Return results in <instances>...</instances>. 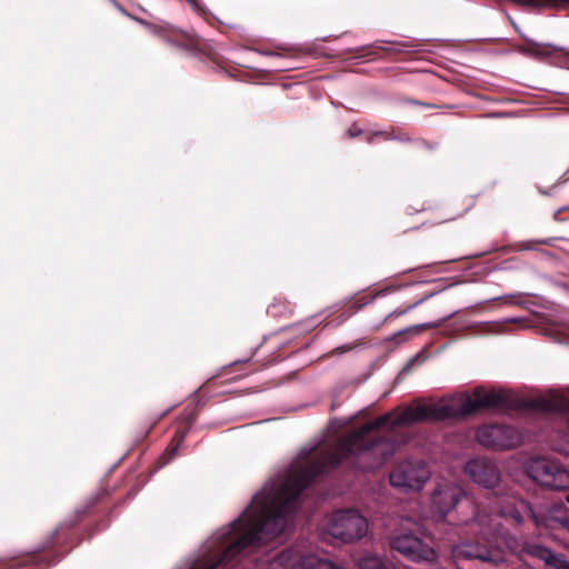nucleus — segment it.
<instances>
[{
    "label": "nucleus",
    "mask_w": 569,
    "mask_h": 569,
    "mask_svg": "<svg viewBox=\"0 0 569 569\" xmlns=\"http://www.w3.org/2000/svg\"><path fill=\"white\" fill-rule=\"evenodd\" d=\"M449 419H457L453 397L436 405L407 407L393 419L383 415L352 430L335 448L310 460L299 473L256 493L242 513L216 537L213 556L198 569H237L247 555L283 532L301 493L321 477L342 465L375 471L406 442L399 427Z\"/></svg>",
    "instance_id": "1"
},
{
    "label": "nucleus",
    "mask_w": 569,
    "mask_h": 569,
    "mask_svg": "<svg viewBox=\"0 0 569 569\" xmlns=\"http://www.w3.org/2000/svg\"><path fill=\"white\" fill-rule=\"evenodd\" d=\"M498 503L489 513L477 509L472 519H461L460 522L469 527V531L477 536L476 541H463L452 548V558L458 563L462 560H479L496 563L502 559L500 551L495 547L499 532L501 517Z\"/></svg>",
    "instance_id": "2"
},
{
    "label": "nucleus",
    "mask_w": 569,
    "mask_h": 569,
    "mask_svg": "<svg viewBox=\"0 0 569 569\" xmlns=\"http://www.w3.org/2000/svg\"><path fill=\"white\" fill-rule=\"evenodd\" d=\"M501 518L510 519L520 526L530 519L538 529H566L569 531V510L562 501L547 509H535L528 501L507 502L499 508Z\"/></svg>",
    "instance_id": "3"
},
{
    "label": "nucleus",
    "mask_w": 569,
    "mask_h": 569,
    "mask_svg": "<svg viewBox=\"0 0 569 569\" xmlns=\"http://www.w3.org/2000/svg\"><path fill=\"white\" fill-rule=\"evenodd\" d=\"M392 551L412 562L431 563L437 553L426 527L419 522H403L389 538Z\"/></svg>",
    "instance_id": "4"
},
{
    "label": "nucleus",
    "mask_w": 569,
    "mask_h": 569,
    "mask_svg": "<svg viewBox=\"0 0 569 569\" xmlns=\"http://www.w3.org/2000/svg\"><path fill=\"white\" fill-rule=\"evenodd\" d=\"M325 530L333 539L350 543L367 535L368 521L355 509L337 510L328 518Z\"/></svg>",
    "instance_id": "5"
},
{
    "label": "nucleus",
    "mask_w": 569,
    "mask_h": 569,
    "mask_svg": "<svg viewBox=\"0 0 569 569\" xmlns=\"http://www.w3.org/2000/svg\"><path fill=\"white\" fill-rule=\"evenodd\" d=\"M430 477V470L423 460L405 459L395 465L390 475V485L403 492L419 491Z\"/></svg>",
    "instance_id": "6"
},
{
    "label": "nucleus",
    "mask_w": 569,
    "mask_h": 569,
    "mask_svg": "<svg viewBox=\"0 0 569 569\" xmlns=\"http://www.w3.org/2000/svg\"><path fill=\"white\" fill-rule=\"evenodd\" d=\"M528 475L535 482L552 490L569 488V472L556 460L533 459L528 466Z\"/></svg>",
    "instance_id": "7"
},
{
    "label": "nucleus",
    "mask_w": 569,
    "mask_h": 569,
    "mask_svg": "<svg viewBox=\"0 0 569 569\" xmlns=\"http://www.w3.org/2000/svg\"><path fill=\"white\" fill-rule=\"evenodd\" d=\"M476 438L483 447L495 450L512 449L521 442V435L515 427L500 423L478 428Z\"/></svg>",
    "instance_id": "8"
},
{
    "label": "nucleus",
    "mask_w": 569,
    "mask_h": 569,
    "mask_svg": "<svg viewBox=\"0 0 569 569\" xmlns=\"http://www.w3.org/2000/svg\"><path fill=\"white\" fill-rule=\"evenodd\" d=\"M461 499L467 502L468 507L472 508L473 512L479 509L478 507H475L469 499H467L465 491L460 486L451 482L438 483L431 493V508L439 518H445L458 506Z\"/></svg>",
    "instance_id": "9"
},
{
    "label": "nucleus",
    "mask_w": 569,
    "mask_h": 569,
    "mask_svg": "<svg viewBox=\"0 0 569 569\" xmlns=\"http://www.w3.org/2000/svg\"><path fill=\"white\" fill-rule=\"evenodd\" d=\"M153 32L162 38L168 43L184 49L187 51H200L202 52L209 60L216 63L218 67L222 68L221 59L213 53L210 49L204 50L201 44L199 38L193 34L187 33L182 30H179L173 27H163V26H154L152 28Z\"/></svg>",
    "instance_id": "10"
},
{
    "label": "nucleus",
    "mask_w": 569,
    "mask_h": 569,
    "mask_svg": "<svg viewBox=\"0 0 569 569\" xmlns=\"http://www.w3.org/2000/svg\"><path fill=\"white\" fill-rule=\"evenodd\" d=\"M466 475L479 486L493 488L500 481V471L489 458H475L465 466Z\"/></svg>",
    "instance_id": "11"
},
{
    "label": "nucleus",
    "mask_w": 569,
    "mask_h": 569,
    "mask_svg": "<svg viewBox=\"0 0 569 569\" xmlns=\"http://www.w3.org/2000/svg\"><path fill=\"white\" fill-rule=\"evenodd\" d=\"M277 561L286 569H339L332 561L316 556L302 557L291 549L283 550Z\"/></svg>",
    "instance_id": "12"
},
{
    "label": "nucleus",
    "mask_w": 569,
    "mask_h": 569,
    "mask_svg": "<svg viewBox=\"0 0 569 569\" xmlns=\"http://www.w3.org/2000/svg\"><path fill=\"white\" fill-rule=\"evenodd\" d=\"M527 558L541 560L550 569H569V561L565 556L555 553L540 543L528 541L525 551V559Z\"/></svg>",
    "instance_id": "13"
},
{
    "label": "nucleus",
    "mask_w": 569,
    "mask_h": 569,
    "mask_svg": "<svg viewBox=\"0 0 569 569\" xmlns=\"http://www.w3.org/2000/svg\"><path fill=\"white\" fill-rule=\"evenodd\" d=\"M357 565L359 569H399L383 556L372 552L361 555L357 560Z\"/></svg>",
    "instance_id": "14"
},
{
    "label": "nucleus",
    "mask_w": 569,
    "mask_h": 569,
    "mask_svg": "<svg viewBox=\"0 0 569 569\" xmlns=\"http://www.w3.org/2000/svg\"><path fill=\"white\" fill-rule=\"evenodd\" d=\"M199 409L198 403L193 406H187L179 418V427L177 429V437H179V442H183L191 427L196 422L198 418Z\"/></svg>",
    "instance_id": "15"
},
{
    "label": "nucleus",
    "mask_w": 569,
    "mask_h": 569,
    "mask_svg": "<svg viewBox=\"0 0 569 569\" xmlns=\"http://www.w3.org/2000/svg\"><path fill=\"white\" fill-rule=\"evenodd\" d=\"M440 326V322H431V323H421L408 327L403 330L398 331L393 335L391 338L392 340H396L398 343L407 341L412 335L420 333L423 330L431 329V328H438Z\"/></svg>",
    "instance_id": "16"
},
{
    "label": "nucleus",
    "mask_w": 569,
    "mask_h": 569,
    "mask_svg": "<svg viewBox=\"0 0 569 569\" xmlns=\"http://www.w3.org/2000/svg\"><path fill=\"white\" fill-rule=\"evenodd\" d=\"M506 547L508 550L519 557L520 559L525 560V551L527 548V540H523L516 536H508L505 539Z\"/></svg>",
    "instance_id": "17"
},
{
    "label": "nucleus",
    "mask_w": 569,
    "mask_h": 569,
    "mask_svg": "<svg viewBox=\"0 0 569 569\" xmlns=\"http://www.w3.org/2000/svg\"><path fill=\"white\" fill-rule=\"evenodd\" d=\"M435 295H436V291H432V292H429V293H425L421 298H419L415 302L408 305L406 308L397 309V310L392 311L391 313H389L387 319H390L392 317L397 318V317H400V316L407 313L408 311L412 310L413 308H416L420 303L425 302L426 300H428L429 298H431Z\"/></svg>",
    "instance_id": "18"
},
{
    "label": "nucleus",
    "mask_w": 569,
    "mask_h": 569,
    "mask_svg": "<svg viewBox=\"0 0 569 569\" xmlns=\"http://www.w3.org/2000/svg\"><path fill=\"white\" fill-rule=\"evenodd\" d=\"M181 443L182 442H179V437H177L176 432L171 443L168 446L166 452L160 458L162 465H167L170 460L174 458L176 452Z\"/></svg>",
    "instance_id": "19"
},
{
    "label": "nucleus",
    "mask_w": 569,
    "mask_h": 569,
    "mask_svg": "<svg viewBox=\"0 0 569 569\" xmlns=\"http://www.w3.org/2000/svg\"><path fill=\"white\" fill-rule=\"evenodd\" d=\"M373 299H375V296H362V297H359V298H357L355 301H352L350 303V306L347 309V312L349 315L356 313L357 311L362 309L365 306H367L370 302H372Z\"/></svg>",
    "instance_id": "20"
},
{
    "label": "nucleus",
    "mask_w": 569,
    "mask_h": 569,
    "mask_svg": "<svg viewBox=\"0 0 569 569\" xmlns=\"http://www.w3.org/2000/svg\"><path fill=\"white\" fill-rule=\"evenodd\" d=\"M375 136H383L385 138L395 139L400 142H410L411 141V138L409 137L408 133L387 134L386 132L380 131V132H376Z\"/></svg>",
    "instance_id": "21"
},
{
    "label": "nucleus",
    "mask_w": 569,
    "mask_h": 569,
    "mask_svg": "<svg viewBox=\"0 0 569 569\" xmlns=\"http://www.w3.org/2000/svg\"><path fill=\"white\" fill-rule=\"evenodd\" d=\"M362 129L359 128L356 123H353L347 131H346V136L349 138V139H353L360 134H362Z\"/></svg>",
    "instance_id": "22"
},
{
    "label": "nucleus",
    "mask_w": 569,
    "mask_h": 569,
    "mask_svg": "<svg viewBox=\"0 0 569 569\" xmlns=\"http://www.w3.org/2000/svg\"><path fill=\"white\" fill-rule=\"evenodd\" d=\"M186 1L191 6V8L194 11H197L199 13H203L204 12L200 0H186Z\"/></svg>",
    "instance_id": "23"
},
{
    "label": "nucleus",
    "mask_w": 569,
    "mask_h": 569,
    "mask_svg": "<svg viewBox=\"0 0 569 569\" xmlns=\"http://www.w3.org/2000/svg\"><path fill=\"white\" fill-rule=\"evenodd\" d=\"M419 143H420L423 148H426V149H428V150H431V151H432V150H436V149L438 148V146H439V143H438V142H435V141H427V140H423V139L419 140Z\"/></svg>",
    "instance_id": "24"
},
{
    "label": "nucleus",
    "mask_w": 569,
    "mask_h": 569,
    "mask_svg": "<svg viewBox=\"0 0 569 569\" xmlns=\"http://www.w3.org/2000/svg\"><path fill=\"white\" fill-rule=\"evenodd\" d=\"M352 348H353L352 346H342V347L336 348L332 352L335 355H342L347 351H350Z\"/></svg>",
    "instance_id": "25"
},
{
    "label": "nucleus",
    "mask_w": 569,
    "mask_h": 569,
    "mask_svg": "<svg viewBox=\"0 0 569 569\" xmlns=\"http://www.w3.org/2000/svg\"><path fill=\"white\" fill-rule=\"evenodd\" d=\"M409 102L412 104L422 106V107L430 108V109L437 108L436 104H431V103H427V102H422V101H418V100L411 99V100H409Z\"/></svg>",
    "instance_id": "26"
},
{
    "label": "nucleus",
    "mask_w": 569,
    "mask_h": 569,
    "mask_svg": "<svg viewBox=\"0 0 569 569\" xmlns=\"http://www.w3.org/2000/svg\"><path fill=\"white\" fill-rule=\"evenodd\" d=\"M269 311L272 313V315H278V311H277V305H272L269 307Z\"/></svg>",
    "instance_id": "27"
},
{
    "label": "nucleus",
    "mask_w": 569,
    "mask_h": 569,
    "mask_svg": "<svg viewBox=\"0 0 569 569\" xmlns=\"http://www.w3.org/2000/svg\"><path fill=\"white\" fill-rule=\"evenodd\" d=\"M562 210H563V209H560V210H558V211L555 213V219H556V220H560L559 216H560V213L562 212Z\"/></svg>",
    "instance_id": "28"
},
{
    "label": "nucleus",
    "mask_w": 569,
    "mask_h": 569,
    "mask_svg": "<svg viewBox=\"0 0 569 569\" xmlns=\"http://www.w3.org/2000/svg\"><path fill=\"white\" fill-rule=\"evenodd\" d=\"M538 242L542 243V244H548L549 243L547 240H539Z\"/></svg>",
    "instance_id": "29"
},
{
    "label": "nucleus",
    "mask_w": 569,
    "mask_h": 569,
    "mask_svg": "<svg viewBox=\"0 0 569 569\" xmlns=\"http://www.w3.org/2000/svg\"><path fill=\"white\" fill-rule=\"evenodd\" d=\"M565 499H566V502L569 503V492L566 495Z\"/></svg>",
    "instance_id": "30"
}]
</instances>
